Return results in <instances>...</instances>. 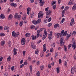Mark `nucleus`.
I'll list each match as a JSON object with an SVG mask.
<instances>
[{"label": "nucleus", "mask_w": 76, "mask_h": 76, "mask_svg": "<svg viewBox=\"0 0 76 76\" xmlns=\"http://www.w3.org/2000/svg\"><path fill=\"white\" fill-rule=\"evenodd\" d=\"M71 1L72 4H70V3H68V5H69L70 6H71V5H73V4H75V2L74 1H72L71 0Z\"/></svg>", "instance_id": "f8f14e48"}, {"label": "nucleus", "mask_w": 76, "mask_h": 76, "mask_svg": "<svg viewBox=\"0 0 76 76\" xmlns=\"http://www.w3.org/2000/svg\"><path fill=\"white\" fill-rule=\"evenodd\" d=\"M30 9H31L30 8H27V12L28 15H29V11H30L29 10H30Z\"/></svg>", "instance_id": "4be33fe9"}, {"label": "nucleus", "mask_w": 76, "mask_h": 76, "mask_svg": "<svg viewBox=\"0 0 76 76\" xmlns=\"http://www.w3.org/2000/svg\"><path fill=\"white\" fill-rule=\"evenodd\" d=\"M39 3H40V6H42L45 3L44 1H42V0H40Z\"/></svg>", "instance_id": "6e6552de"}, {"label": "nucleus", "mask_w": 76, "mask_h": 76, "mask_svg": "<svg viewBox=\"0 0 76 76\" xmlns=\"http://www.w3.org/2000/svg\"><path fill=\"white\" fill-rule=\"evenodd\" d=\"M56 35L57 36V38H60V36H59L60 35V33H59L58 34H56Z\"/></svg>", "instance_id": "cd10ccee"}, {"label": "nucleus", "mask_w": 76, "mask_h": 76, "mask_svg": "<svg viewBox=\"0 0 76 76\" xmlns=\"http://www.w3.org/2000/svg\"><path fill=\"white\" fill-rule=\"evenodd\" d=\"M44 52H42L40 54V56L41 57H44Z\"/></svg>", "instance_id": "f704fd0d"}, {"label": "nucleus", "mask_w": 76, "mask_h": 76, "mask_svg": "<svg viewBox=\"0 0 76 76\" xmlns=\"http://www.w3.org/2000/svg\"><path fill=\"white\" fill-rule=\"evenodd\" d=\"M59 64H61V59H60L59 60Z\"/></svg>", "instance_id": "e2e57ef3"}, {"label": "nucleus", "mask_w": 76, "mask_h": 76, "mask_svg": "<svg viewBox=\"0 0 76 76\" xmlns=\"http://www.w3.org/2000/svg\"><path fill=\"white\" fill-rule=\"evenodd\" d=\"M40 68L41 70H43V69H44V66L42 65L41 66Z\"/></svg>", "instance_id": "4c0bfd02"}, {"label": "nucleus", "mask_w": 76, "mask_h": 76, "mask_svg": "<svg viewBox=\"0 0 76 76\" xmlns=\"http://www.w3.org/2000/svg\"><path fill=\"white\" fill-rule=\"evenodd\" d=\"M26 42V40H25V38H23L21 40V43L22 45H25Z\"/></svg>", "instance_id": "0eeeda50"}, {"label": "nucleus", "mask_w": 76, "mask_h": 76, "mask_svg": "<svg viewBox=\"0 0 76 76\" xmlns=\"http://www.w3.org/2000/svg\"><path fill=\"white\" fill-rule=\"evenodd\" d=\"M23 66H24V64H22V65H20V68H22V67H23Z\"/></svg>", "instance_id": "de8ad7c7"}, {"label": "nucleus", "mask_w": 76, "mask_h": 76, "mask_svg": "<svg viewBox=\"0 0 76 76\" xmlns=\"http://www.w3.org/2000/svg\"><path fill=\"white\" fill-rule=\"evenodd\" d=\"M23 25V21H21L20 23V26H22Z\"/></svg>", "instance_id": "7c9ffc66"}, {"label": "nucleus", "mask_w": 76, "mask_h": 76, "mask_svg": "<svg viewBox=\"0 0 76 76\" xmlns=\"http://www.w3.org/2000/svg\"><path fill=\"white\" fill-rule=\"evenodd\" d=\"M51 20V18L50 17L48 19V22H50Z\"/></svg>", "instance_id": "bf43d9fd"}, {"label": "nucleus", "mask_w": 76, "mask_h": 76, "mask_svg": "<svg viewBox=\"0 0 76 76\" xmlns=\"http://www.w3.org/2000/svg\"><path fill=\"white\" fill-rule=\"evenodd\" d=\"M26 53V51H24L23 53V56H25V53Z\"/></svg>", "instance_id": "69168bd1"}, {"label": "nucleus", "mask_w": 76, "mask_h": 76, "mask_svg": "<svg viewBox=\"0 0 76 76\" xmlns=\"http://www.w3.org/2000/svg\"><path fill=\"white\" fill-rule=\"evenodd\" d=\"M0 35L1 37H3V36H4V35H5V34H4L3 33H1L0 34Z\"/></svg>", "instance_id": "e433bc0d"}, {"label": "nucleus", "mask_w": 76, "mask_h": 76, "mask_svg": "<svg viewBox=\"0 0 76 76\" xmlns=\"http://www.w3.org/2000/svg\"><path fill=\"white\" fill-rule=\"evenodd\" d=\"M56 6H57V5L55 4L53 6V7L54 10H55V9H56Z\"/></svg>", "instance_id": "37998d69"}, {"label": "nucleus", "mask_w": 76, "mask_h": 76, "mask_svg": "<svg viewBox=\"0 0 76 76\" xmlns=\"http://www.w3.org/2000/svg\"><path fill=\"white\" fill-rule=\"evenodd\" d=\"M69 7L68 6H66L64 10H67L68 9H69Z\"/></svg>", "instance_id": "4d7b16f0"}, {"label": "nucleus", "mask_w": 76, "mask_h": 76, "mask_svg": "<svg viewBox=\"0 0 76 76\" xmlns=\"http://www.w3.org/2000/svg\"><path fill=\"white\" fill-rule=\"evenodd\" d=\"M11 6H12V7L13 6V7H15L17 6V4H14L13 3H12L11 4Z\"/></svg>", "instance_id": "dca6fc26"}, {"label": "nucleus", "mask_w": 76, "mask_h": 76, "mask_svg": "<svg viewBox=\"0 0 76 76\" xmlns=\"http://www.w3.org/2000/svg\"><path fill=\"white\" fill-rule=\"evenodd\" d=\"M8 29H9V27H8V26H5L4 28V29L5 31L6 30H7Z\"/></svg>", "instance_id": "72a5a7b5"}, {"label": "nucleus", "mask_w": 76, "mask_h": 76, "mask_svg": "<svg viewBox=\"0 0 76 76\" xmlns=\"http://www.w3.org/2000/svg\"><path fill=\"white\" fill-rule=\"evenodd\" d=\"M12 18H13V15H10L8 17L9 20H10V19H12Z\"/></svg>", "instance_id": "412c9836"}, {"label": "nucleus", "mask_w": 76, "mask_h": 76, "mask_svg": "<svg viewBox=\"0 0 76 76\" xmlns=\"http://www.w3.org/2000/svg\"><path fill=\"white\" fill-rule=\"evenodd\" d=\"M52 34H53V31H51L50 32V34H49V36H48L49 39L50 40L51 39H52V38H53L52 36Z\"/></svg>", "instance_id": "423d86ee"}, {"label": "nucleus", "mask_w": 76, "mask_h": 76, "mask_svg": "<svg viewBox=\"0 0 76 76\" xmlns=\"http://www.w3.org/2000/svg\"><path fill=\"white\" fill-rule=\"evenodd\" d=\"M11 69L12 71H13V70H14V66L11 67Z\"/></svg>", "instance_id": "680f3d73"}, {"label": "nucleus", "mask_w": 76, "mask_h": 76, "mask_svg": "<svg viewBox=\"0 0 76 76\" xmlns=\"http://www.w3.org/2000/svg\"><path fill=\"white\" fill-rule=\"evenodd\" d=\"M64 20H65V19H64V18H62L61 21V23H63Z\"/></svg>", "instance_id": "ea45409f"}, {"label": "nucleus", "mask_w": 76, "mask_h": 76, "mask_svg": "<svg viewBox=\"0 0 76 76\" xmlns=\"http://www.w3.org/2000/svg\"><path fill=\"white\" fill-rule=\"evenodd\" d=\"M31 29H34L35 28V27L32 25H31L30 26Z\"/></svg>", "instance_id": "2f4dec72"}, {"label": "nucleus", "mask_w": 76, "mask_h": 76, "mask_svg": "<svg viewBox=\"0 0 76 76\" xmlns=\"http://www.w3.org/2000/svg\"><path fill=\"white\" fill-rule=\"evenodd\" d=\"M75 43H76V42H75V41L74 40L73 41V44L72 46V48H73V47H74V49H75L76 48V45H75Z\"/></svg>", "instance_id": "1a4fd4ad"}, {"label": "nucleus", "mask_w": 76, "mask_h": 76, "mask_svg": "<svg viewBox=\"0 0 76 76\" xmlns=\"http://www.w3.org/2000/svg\"><path fill=\"white\" fill-rule=\"evenodd\" d=\"M56 71L57 72V73H59V71H60V70H59V69H58V68H56Z\"/></svg>", "instance_id": "13d9d810"}, {"label": "nucleus", "mask_w": 76, "mask_h": 76, "mask_svg": "<svg viewBox=\"0 0 76 76\" xmlns=\"http://www.w3.org/2000/svg\"><path fill=\"white\" fill-rule=\"evenodd\" d=\"M41 19H39L37 20V23H39L40 22H41Z\"/></svg>", "instance_id": "c9c22d12"}, {"label": "nucleus", "mask_w": 76, "mask_h": 76, "mask_svg": "<svg viewBox=\"0 0 76 76\" xmlns=\"http://www.w3.org/2000/svg\"><path fill=\"white\" fill-rule=\"evenodd\" d=\"M46 15H50L51 14V11L50 10H49L46 13Z\"/></svg>", "instance_id": "9d476101"}, {"label": "nucleus", "mask_w": 76, "mask_h": 76, "mask_svg": "<svg viewBox=\"0 0 76 76\" xmlns=\"http://www.w3.org/2000/svg\"><path fill=\"white\" fill-rule=\"evenodd\" d=\"M5 18V16L3 14H1L0 15V19H4Z\"/></svg>", "instance_id": "4468645a"}, {"label": "nucleus", "mask_w": 76, "mask_h": 76, "mask_svg": "<svg viewBox=\"0 0 76 76\" xmlns=\"http://www.w3.org/2000/svg\"><path fill=\"white\" fill-rule=\"evenodd\" d=\"M46 37H47V36H46L45 35H45H44L42 37V39L44 40V39L46 38Z\"/></svg>", "instance_id": "bb28decb"}, {"label": "nucleus", "mask_w": 76, "mask_h": 76, "mask_svg": "<svg viewBox=\"0 0 76 76\" xmlns=\"http://www.w3.org/2000/svg\"><path fill=\"white\" fill-rule=\"evenodd\" d=\"M44 34H45V35H46V36H47V31H46V30H45Z\"/></svg>", "instance_id": "49530a36"}, {"label": "nucleus", "mask_w": 76, "mask_h": 76, "mask_svg": "<svg viewBox=\"0 0 76 76\" xmlns=\"http://www.w3.org/2000/svg\"><path fill=\"white\" fill-rule=\"evenodd\" d=\"M57 27H60L59 24L58 23L55 24L54 25V28H57Z\"/></svg>", "instance_id": "2eb2a0df"}, {"label": "nucleus", "mask_w": 76, "mask_h": 76, "mask_svg": "<svg viewBox=\"0 0 76 76\" xmlns=\"http://www.w3.org/2000/svg\"><path fill=\"white\" fill-rule=\"evenodd\" d=\"M5 43V42L4 41H2L1 42V45L2 46H3L4 45V44Z\"/></svg>", "instance_id": "6ab92c4d"}, {"label": "nucleus", "mask_w": 76, "mask_h": 76, "mask_svg": "<svg viewBox=\"0 0 76 76\" xmlns=\"http://www.w3.org/2000/svg\"><path fill=\"white\" fill-rule=\"evenodd\" d=\"M70 34H69L68 35V34L66 35V41H67V39H69V38L70 37Z\"/></svg>", "instance_id": "aec40b11"}, {"label": "nucleus", "mask_w": 76, "mask_h": 76, "mask_svg": "<svg viewBox=\"0 0 76 76\" xmlns=\"http://www.w3.org/2000/svg\"><path fill=\"white\" fill-rule=\"evenodd\" d=\"M8 75V73L5 72L4 73V76H7Z\"/></svg>", "instance_id": "603ef678"}, {"label": "nucleus", "mask_w": 76, "mask_h": 76, "mask_svg": "<svg viewBox=\"0 0 76 76\" xmlns=\"http://www.w3.org/2000/svg\"><path fill=\"white\" fill-rule=\"evenodd\" d=\"M32 23L33 24H34V25H36V24L37 23V21L34 20L32 21Z\"/></svg>", "instance_id": "a878e982"}, {"label": "nucleus", "mask_w": 76, "mask_h": 76, "mask_svg": "<svg viewBox=\"0 0 76 76\" xmlns=\"http://www.w3.org/2000/svg\"><path fill=\"white\" fill-rule=\"evenodd\" d=\"M10 60H11V57L10 56H9L7 58V61H10Z\"/></svg>", "instance_id": "c756f323"}, {"label": "nucleus", "mask_w": 76, "mask_h": 76, "mask_svg": "<svg viewBox=\"0 0 76 76\" xmlns=\"http://www.w3.org/2000/svg\"><path fill=\"white\" fill-rule=\"evenodd\" d=\"M43 30V28H41L40 30H38L37 31H38L39 32H41V31H42Z\"/></svg>", "instance_id": "c03bdc74"}, {"label": "nucleus", "mask_w": 76, "mask_h": 76, "mask_svg": "<svg viewBox=\"0 0 76 76\" xmlns=\"http://www.w3.org/2000/svg\"><path fill=\"white\" fill-rule=\"evenodd\" d=\"M60 45L61 46L63 45L64 44L65 42L64 41V38L63 37H62L60 39Z\"/></svg>", "instance_id": "20e7f679"}, {"label": "nucleus", "mask_w": 76, "mask_h": 76, "mask_svg": "<svg viewBox=\"0 0 76 76\" xmlns=\"http://www.w3.org/2000/svg\"><path fill=\"white\" fill-rule=\"evenodd\" d=\"M64 65L65 66H66V67H67V61H65Z\"/></svg>", "instance_id": "a18cd8bd"}, {"label": "nucleus", "mask_w": 76, "mask_h": 76, "mask_svg": "<svg viewBox=\"0 0 76 76\" xmlns=\"http://www.w3.org/2000/svg\"><path fill=\"white\" fill-rule=\"evenodd\" d=\"M56 1H53V2L52 3V6H53L54 4H56Z\"/></svg>", "instance_id": "473e14b6"}, {"label": "nucleus", "mask_w": 76, "mask_h": 76, "mask_svg": "<svg viewBox=\"0 0 76 76\" xmlns=\"http://www.w3.org/2000/svg\"><path fill=\"white\" fill-rule=\"evenodd\" d=\"M74 22V19H72L71 20L70 23V26H72L73 24V23Z\"/></svg>", "instance_id": "a211bd4d"}, {"label": "nucleus", "mask_w": 76, "mask_h": 76, "mask_svg": "<svg viewBox=\"0 0 76 76\" xmlns=\"http://www.w3.org/2000/svg\"><path fill=\"white\" fill-rule=\"evenodd\" d=\"M31 37L32 38V39L33 40H35V39H36V37L35 36H31Z\"/></svg>", "instance_id": "b1692460"}, {"label": "nucleus", "mask_w": 76, "mask_h": 76, "mask_svg": "<svg viewBox=\"0 0 76 76\" xmlns=\"http://www.w3.org/2000/svg\"><path fill=\"white\" fill-rule=\"evenodd\" d=\"M31 45L32 48H33V49H35L36 48V46L33 43H31Z\"/></svg>", "instance_id": "ddd939ff"}, {"label": "nucleus", "mask_w": 76, "mask_h": 76, "mask_svg": "<svg viewBox=\"0 0 76 76\" xmlns=\"http://www.w3.org/2000/svg\"><path fill=\"white\" fill-rule=\"evenodd\" d=\"M31 57L30 56L28 57V61H31Z\"/></svg>", "instance_id": "8fccbe9b"}, {"label": "nucleus", "mask_w": 76, "mask_h": 76, "mask_svg": "<svg viewBox=\"0 0 76 76\" xmlns=\"http://www.w3.org/2000/svg\"><path fill=\"white\" fill-rule=\"evenodd\" d=\"M76 9V6L75 5L73 6L72 7V10H75Z\"/></svg>", "instance_id": "c85d7f7f"}, {"label": "nucleus", "mask_w": 76, "mask_h": 76, "mask_svg": "<svg viewBox=\"0 0 76 76\" xmlns=\"http://www.w3.org/2000/svg\"><path fill=\"white\" fill-rule=\"evenodd\" d=\"M12 37L16 38V37H18L19 36V32H18L17 34L16 33V32H15V31H13L12 32Z\"/></svg>", "instance_id": "f03ea898"}, {"label": "nucleus", "mask_w": 76, "mask_h": 76, "mask_svg": "<svg viewBox=\"0 0 76 76\" xmlns=\"http://www.w3.org/2000/svg\"><path fill=\"white\" fill-rule=\"evenodd\" d=\"M67 31H66L64 32V31L62 30L61 31V34H60V37H61V36H62V34H63L62 35L63 36H65V35H67Z\"/></svg>", "instance_id": "39448f33"}, {"label": "nucleus", "mask_w": 76, "mask_h": 76, "mask_svg": "<svg viewBox=\"0 0 76 76\" xmlns=\"http://www.w3.org/2000/svg\"><path fill=\"white\" fill-rule=\"evenodd\" d=\"M30 72L31 73H32V65H30Z\"/></svg>", "instance_id": "58836bf2"}, {"label": "nucleus", "mask_w": 76, "mask_h": 76, "mask_svg": "<svg viewBox=\"0 0 76 76\" xmlns=\"http://www.w3.org/2000/svg\"><path fill=\"white\" fill-rule=\"evenodd\" d=\"M51 45L52 47H55V43H52Z\"/></svg>", "instance_id": "79ce46f5"}, {"label": "nucleus", "mask_w": 76, "mask_h": 76, "mask_svg": "<svg viewBox=\"0 0 76 76\" xmlns=\"http://www.w3.org/2000/svg\"><path fill=\"white\" fill-rule=\"evenodd\" d=\"M64 50H65V51H67V47L65 45H64Z\"/></svg>", "instance_id": "a19ab883"}, {"label": "nucleus", "mask_w": 76, "mask_h": 76, "mask_svg": "<svg viewBox=\"0 0 76 76\" xmlns=\"http://www.w3.org/2000/svg\"><path fill=\"white\" fill-rule=\"evenodd\" d=\"M20 18H21V16L20 15H19L18 13H16L14 16V18L15 19H18V20H20Z\"/></svg>", "instance_id": "7ed1b4c3"}, {"label": "nucleus", "mask_w": 76, "mask_h": 76, "mask_svg": "<svg viewBox=\"0 0 76 76\" xmlns=\"http://www.w3.org/2000/svg\"><path fill=\"white\" fill-rule=\"evenodd\" d=\"M3 28V26H0V30H2Z\"/></svg>", "instance_id": "774afa93"}, {"label": "nucleus", "mask_w": 76, "mask_h": 76, "mask_svg": "<svg viewBox=\"0 0 76 76\" xmlns=\"http://www.w3.org/2000/svg\"><path fill=\"white\" fill-rule=\"evenodd\" d=\"M30 35H31L30 33H27L26 34L25 36L26 37H28L30 36Z\"/></svg>", "instance_id": "5701e85b"}, {"label": "nucleus", "mask_w": 76, "mask_h": 76, "mask_svg": "<svg viewBox=\"0 0 76 76\" xmlns=\"http://www.w3.org/2000/svg\"><path fill=\"white\" fill-rule=\"evenodd\" d=\"M37 76H39V72L38 71L37 72Z\"/></svg>", "instance_id": "864d4df0"}, {"label": "nucleus", "mask_w": 76, "mask_h": 76, "mask_svg": "<svg viewBox=\"0 0 76 76\" xmlns=\"http://www.w3.org/2000/svg\"><path fill=\"white\" fill-rule=\"evenodd\" d=\"M44 16V12L42 11L39 12L38 14V18H42Z\"/></svg>", "instance_id": "f257e3e1"}, {"label": "nucleus", "mask_w": 76, "mask_h": 76, "mask_svg": "<svg viewBox=\"0 0 76 76\" xmlns=\"http://www.w3.org/2000/svg\"><path fill=\"white\" fill-rule=\"evenodd\" d=\"M38 53V50H36L35 51V54H37Z\"/></svg>", "instance_id": "09e8293b"}, {"label": "nucleus", "mask_w": 76, "mask_h": 76, "mask_svg": "<svg viewBox=\"0 0 76 76\" xmlns=\"http://www.w3.org/2000/svg\"><path fill=\"white\" fill-rule=\"evenodd\" d=\"M23 20H25V19H26V15H24V18H23Z\"/></svg>", "instance_id": "052dcab7"}, {"label": "nucleus", "mask_w": 76, "mask_h": 76, "mask_svg": "<svg viewBox=\"0 0 76 76\" xmlns=\"http://www.w3.org/2000/svg\"><path fill=\"white\" fill-rule=\"evenodd\" d=\"M53 48H50V53H52V52H53Z\"/></svg>", "instance_id": "6e6d98bb"}, {"label": "nucleus", "mask_w": 76, "mask_h": 76, "mask_svg": "<svg viewBox=\"0 0 76 76\" xmlns=\"http://www.w3.org/2000/svg\"><path fill=\"white\" fill-rule=\"evenodd\" d=\"M24 64H25V65H26V66H27V65H28V62L26 61H25L24 62Z\"/></svg>", "instance_id": "5fc2aeb1"}, {"label": "nucleus", "mask_w": 76, "mask_h": 76, "mask_svg": "<svg viewBox=\"0 0 76 76\" xmlns=\"http://www.w3.org/2000/svg\"><path fill=\"white\" fill-rule=\"evenodd\" d=\"M52 25V23H49L48 24V26L49 27H50V26H51Z\"/></svg>", "instance_id": "3c124183"}, {"label": "nucleus", "mask_w": 76, "mask_h": 76, "mask_svg": "<svg viewBox=\"0 0 76 76\" xmlns=\"http://www.w3.org/2000/svg\"><path fill=\"white\" fill-rule=\"evenodd\" d=\"M40 33V32H39L38 31H37V37H39V34Z\"/></svg>", "instance_id": "393cba45"}, {"label": "nucleus", "mask_w": 76, "mask_h": 76, "mask_svg": "<svg viewBox=\"0 0 76 76\" xmlns=\"http://www.w3.org/2000/svg\"><path fill=\"white\" fill-rule=\"evenodd\" d=\"M3 60V57L1 56V58H0V61H1Z\"/></svg>", "instance_id": "338daca9"}, {"label": "nucleus", "mask_w": 76, "mask_h": 76, "mask_svg": "<svg viewBox=\"0 0 76 76\" xmlns=\"http://www.w3.org/2000/svg\"><path fill=\"white\" fill-rule=\"evenodd\" d=\"M46 46V44H44L43 45V51L44 52H45L46 51V50H47V48H46V47H45Z\"/></svg>", "instance_id": "9b49d317"}, {"label": "nucleus", "mask_w": 76, "mask_h": 76, "mask_svg": "<svg viewBox=\"0 0 76 76\" xmlns=\"http://www.w3.org/2000/svg\"><path fill=\"white\" fill-rule=\"evenodd\" d=\"M71 73L72 74H74V73H75V70H74V68H72L71 70Z\"/></svg>", "instance_id": "f3484780"}, {"label": "nucleus", "mask_w": 76, "mask_h": 76, "mask_svg": "<svg viewBox=\"0 0 76 76\" xmlns=\"http://www.w3.org/2000/svg\"><path fill=\"white\" fill-rule=\"evenodd\" d=\"M71 46H72V44H70V45H69V46H68L69 49H70V47H71Z\"/></svg>", "instance_id": "0e129e2a"}]
</instances>
